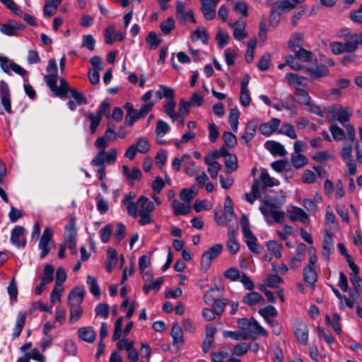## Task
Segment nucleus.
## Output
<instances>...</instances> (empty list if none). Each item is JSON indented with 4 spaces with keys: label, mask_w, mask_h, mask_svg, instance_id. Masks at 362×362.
I'll use <instances>...</instances> for the list:
<instances>
[{
    "label": "nucleus",
    "mask_w": 362,
    "mask_h": 362,
    "mask_svg": "<svg viewBox=\"0 0 362 362\" xmlns=\"http://www.w3.org/2000/svg\"><path fill=\"white\" fill-rule=\"evenodd\" d=\"M245 26L246 23L244 21H238L233 23V35L236 40H241L247 36V33L245 32Z\"/></svg>",
    "instance_id": "nucleus-29"
},
{
    "label": "nucleus",
    "mask_w": 362,
    "mask_h": 362,
    "mask_svg": "<svg viewBox=\"0 0 362 362\" xmlns=\"http://www.w3.org/2000/svg\"><path fill=\"white\" fill-rule=\"evenodd\" d=\"M265 148L271 152L273 155H278L284 156L286 155V151L282 144L274 141H268L264 144Z\"/></svg>",
    "instance_id": "nucleus-23"
},
{
    "label": "nucleus",
    "mask_w": 362,
    "mask_h": 362,
    "mask_svg": "<svg viewBox=\"0 0 362 362\" xmlns=\"http://www.w3.org/2000/svg\"><path fill=\"white\" fill-rule=\"evenodd\" d=\"M229 351L227 349L215 351L212 354V362H223V359L228 356Z\"/></svg>",
    "instance_id": "nucleus-63"
},
{
    "label": "nucleus",
    "mask_w": 362,
    "mask_h": 362,
    "mask_svg": "<svg viewBox=\"0 0 362 362\" xmlns=\"http://www.w3.org/2000/svg\"><path fill=\"white\" fill-rule=\"evenodd\" d=\"M154 106L153 102H149L148 103L144 104L139 110H134V112L127 114L125 117V123L129 126H132L134 122L144 117L153 108Z\"/></svg>",
    "instance_id": "nucleus-6"
},
{
    "label": "nucleus",
    "mask_w": 362,
    "mask_h": 362,
    "mask_svg": "<svg viewBox=\"0 0 362 362\" xmlns=\"http://www.w3.org/2000/svg\"><path fill=\"white\" fill-rule=\"evenodd\" d=\"M332 137L336 141H341L344 137V131L337 124H332L329 127Z\"/></svg>",
    "instance_id": "nucleus-51"
},
{
    "label": "nucleus",
    "mask_w": 362,
    "mask_h": 362,
    "mask_svg": "<svg viewBox=\"0 0 362 362\" xmlns=\"http://www.w3.org/2000/svg\"><path fill=\"white\" fill-rule=\"evenodd\" d=\"M154 204L152 202H149L145 208L141 209L139 212L140 219L139 223L141 226H145L151 222V218L150 214L154 210Z\"/></svg>",
    "instance_id": "nucleus-16"
},
{
    "label": "nucleus",
    "mask_w": 362,
    "mask_h": 362,
    "mask_svg": "<svg viewBox=\"0 0 362 362\" xmlns=\"http://www.w3.org/2000/svg\"><path fill=\"white\" fill-rule=\"evenodd\" d=\"M25 26L19 23L10 22L9 23H3L0 25V31L8 36H15L18 30H23Z\"/></svg>",
    "instance_id": "nucleus-13"
},
{
    "label": "nucleus",
    "mask_w": 362,
    "mask_h": 362,
    "mask_svg": "<svg viewBox=\"0 0 362 362\" xmlns=\"http://www.w3.org/2000/svg\"><path fill=\"white\" fill-rule=\"evenodd\" d=\"M334 250V243L332 235L327 230L325 231V235L323 240L322 245V255L328 259L331 252Z\"/></svg>",
    "instance_id": "nucleus-21"
},
{
    "label": "nucleus",
    "mask_w": 362,
    "mask_h": 362,
    "mask_svg": "<svg viewBox=\"0 0 362 362\" xmlns=\"http://www.w3.org/2000/svg\"><path fill=\"white\" fill-rule=\"evenodd\" d=\"M240 116L239 110L235 107L230 110L229 114V123L233 129V131L236 132L238 130V119Z\"/></svg>",
    "instance_id": "nucleus-44"
},
{
    "label": "nucleus",
    "mask_w": 362,
    "mask_h": 362,
    "mask_svg": "<svg viewBox=\"0 0 362 362\" xmlns=\"http://www.w3.org/2000/svg\"><path fill=\"white\" fill-rule=\"evenodd\" d=\"M303 40V35L299 33H294L292 37L288 42V47L291 51L296 52V50L302 48Z\"/></svg>",
    "instance_id": "nucleus-30"
},
{
    "label": "nucleus",
    "mask_w": 362,
    "mask_h": 362,
    "mask_svg": "<svg viewBox=\"0 0 362 362\" xmlns=\"http://www.w3.org/2000/svg\"><path fill=\"white\" fill-rule=\"evenodd\" d=\"M234 215L235 214L233 207V201L231 198L229 196H228L226 198L224 205V216L226 219L230 221L234 216Z\"/></svg>",
    "instance_id": "nucleus-46"
},
{
    "label": "nucleus",
    "mask_w": 362,
    "mask_h": 362,
    "mask_svg": "<svg viewBox=\"0 0 362 362\" xmlns=\"http://www.w3.org/2000/svg\"><path fill=\"white\" fill-rule=\"evenodd\" d=\"M295 96L299 103L306 105H310V97L305 90L296 88L295 90Z\"/></svg>",
    "instance_id": "nucleus-39"
},
{
    "label": "nucleus",
    "mask_w": 362,
    "mask_h": 362,
    "mask_svg": "<svg viewBox=\"0 0 362 362\" xmlns=\"http://www.w3.org/2000/svg\"><path fill=\"white\" fill-rule=\"evenodd\" d=\"M105 151H99L98 153L95 156L92 163L95 165L98 166V175L100 180H103L105 175Z\"/></svg>",
    "instance_id": "nucleus-20"
},
{
    "label": "nucleus",
    "mask_w": 362,
    "mask_h": 362,
    "mask_svg": "<svg viewBox=\"0 0 362 362\" xmlns=\"http://www.w3.org/2000/svg\"><path fill=\"white\" fill-rule=\"evenodd\" d=\"M170 129V127L168 126V124L161 120V119H159L158 121V123H157V125H156V129H155V132L157 135V136H163Z\"/></svg>",
    "instance_id": "nucleus-55"
},
{
    "label": "nucleus",
    "mask_w": 362,
    "mask_h": 362,
    "mask_svg": "<svg viewBox=\"0 0 362 362\" xmlns=\"http://www.w3.org/2000/svg\"><path fill=\"white\" fill-rule=\"evenodd\" d=\"M223 139L225 144L229 148H233L237 144V139H236L235 136L230 132H226L223 133Z\"/></svg>",
    "instance_id": "nucleus-59"
},
{
    "label": "nucleus",
    "mask_w": 362,
    "mask_h": 362,
    "mask_svg": "<svg viewBox=\"0 0 362 362\" xmlns=\"http://www.w3.org/2000/svg\"><path fill=\"white\" fill-rule=\"evenodd\" d=\"M233 10L242 14L243 16L247 17L249 16L248 6L245 2L238 1L234 4Z\"/></svg>",
    "instance_id": "nucleus-60"
},
{
    "label": "nucleus",
    "mask_w": 362,
    "mask_h": 362,
    "mask_svg": "<svg viewBox=\"0 0 362 362\" xmlns=\"http://www.w3.org/2000/svg\"><path fill=\"white\" fill-rule=\"evenodd\" d=\"M171 337L173 346L180 348L184 344L183 332L181 327L177 323H175L173 326Z\"/></svg>",
    "instance_id": "nucleus-19"
},
{
    "label": "nucleus",
    "mask_w": 362,
    "mask_h": 362,
    "mask_svg": "<svg viewBox=\"0 0 362 362\" xmlns=\"http://www.w3.org/2000/svg\"><path fill=\"white\" fill-rule=\"evenodd\" d=\"M272 8L279 13L282 14V13L285 11H291L294 8L295 4L288 0L277 1L274 2Z\"/></svg>",
    "instance_id": "nucleus-27"
},
{
    "label": "nucleus",
    "mask_w": 362,
    "mask_h": 362,
    "mask_svg": "<svg viewBox=\"0 0 362 362\" xmlns=\"http://www.w3.org/2000/svg\"><path fill=\"white\" fill-rule=\"evenodd\" d=\"M259 314L267 320H271V317H275L278 314L277 310L272 305H267L259 310Z\"/></svg>",
    "instance_id": "nucleus-41"
},
{
    "label": "nucleus",
    "mask_w": 362,
    "mask_h": 362,
    "mask_svg": "<svg viewBox=\"0 0 362 362\" xmlns=\"http://www.w3.org/2000/svg\"><path fill=\"white\" fill-rule=\"evenodd\" d=\"M224 159L226 168L228 173H231L238 168L237 158L234 154L229 153Z\"/></svg>",
    "instance_id": "nucleus-38"
},
{
    "label": "nucleus",
    "mask_w": 362,
    "mask_h": 362,
    "mask_svg": "<svg viewBox=\"0 0 362 362\" xmlns=\"http://www.w3.org/2000/svg\"><path fill=\"white\" fill-rule=\"evenodd\" d=\"M284 202L285 199L284 198L279 199L276 197H267L262 200L259 210L269 225L273 223L272 221L269 218V214L272 215L275 222L282 223L284 221L285 213L282 211H279L278 209H280Z\"/></svg>",
    "instance_id": "nucleus-2"
},
{
    "label": "nucleus",
    "mask_w": 362,
    "mask_h": 362,
    "mask_svg": "<svg viewBox=\"0 0 362 362\" xmlns=\"http://www.w3.org/2000/svg\"><path fill=\"white\" fill-rule=\"evenodd\" d=\"M63 349L69 355L74 356L77 352V346L71 339H65L63 342Z\"/></svg>",
    "instance_id": "nucleus-45"
},
{
    "label": "nucleus",
    "mask_w": 362,
    "mask_h": 362,
    "mask_svg": "<svg viewBox=\"0 0 362 362\" xmlns=\"http://www.w3.org/2000/svg\"><path fill=\"white\" fill-rule=\"evenodd\" d=\"M291 163L295 168H300L308 163V158L300 153H293L291 155Z\"/></svg>",
    "instance_id": "nucleus-37"
},
{
    "label": "nucleus",
    "mask_w": 362,
    "mask_h": 362,
    "mask_svg": "<svg viewBox=\"0 0 362 362\" xmlns=\"http://www.w3.org/2000/svg\"><path fill=\"white\" fill-rule=\"evenodd\" d=\"M47 74L44 76V79L50 90L58 97L67 98L69 92L72 90L69 88L68 83L64 78L59 81L60 86H57L58 80L57 65L54 59H50L46 69Z\"/></svg>",
    "instance_id": "nucleus-1"
},
{
    "label": "nucleus",
    "mask_w": 362,
    "mask_h": 362,
    "mask_svg": "<svg viewBox=\"0 0 362 362\" xmlns=\"http://www.w3.org/2000/svg\"><path fill=\"white\" fill-rule=\"evenodd\" d=\"M257 127V124L253 122H250L247 124L245 133L242 136V139L245 141L247 145L255 136Z\"/></svg>",
    "instance_id": "nucleus-32"
},
{
    "label": "nucleus",
    "mask_w": 362,
    "mask_h": 362,
    "mask_svg": "<svg viewBox=\"0 0 362 362\" xmlns=\"http://www.w3.org/2000/svg\"><path fill=\"white\" fill-rule=\"evenodd\" d=\"M329 112L334 119H337L342 124L349 121L351 115V112L349 108H343L341 105L332 107Z\"/></svg>",
    "instance_id": "nucleus-8"
},
{
    "label": "nucleus",
    "mask_w": 362,
    "mask_h": 362,
    "mask_svg": "<svg viewBox=\"0 0 362 362\" xmlns=\"http://www.w3.org/2000/svg\"><path fill=\"white\" fill-rule=\"evenodd\" d=\"M243 300L245 303L250 305L264 303V298L263 296L259 293L255 291L245 296Z\"/></svg>",
    "instance_id": "nucleus-28"
},
{
    "label": "nucleus",
    "mask_w": 362,
    "mask_h": 362,
    "mask_svg": "<svg viewBox=\"0 0 362 362\" xmlns=\"http://www.w3.org/2000/svg\"><path fill=\"white\" fill-rule=\"evenodd\" d=\"M25 318H26V313L25 312H20L18 314V317H17V320L16 322L15 327L13 329V334L14 337H17L21 334L22 329L25 322Z\"/></svg>",
    "instance_id": "nucleus-35"
},
{
    "label": "nucleus",
    "mask_w": 362,
    "mask_h": 362,
    "mask_svg": "<svg viewBox=\"0 0 362 362\" xmlns=\"http://www.w3.org/2000/svg\"><path fill=\"white\" fill-rule=\"evenodd\" d=\"M255 180H259L260 189L263 193L267 187L275 185L273 178L266 171H262L259 177Z\"/></svg>",
    "instance_id": "nucleus-26"
},
{
    "label": "nucleus",
    "mask_w": 362,
    "mask_h": 362,
    "mask_svg": "<svg viewBox=\"0 0 362 362\" xmlns=\"http://www.w3.org/2000/svg\"><path fill=\"white\" fill-rule=\"evenodd\" d=\"M285 77L288 83L291 86H305L306 78L303 76L293 73H288L286 74Z\"/></svg>",
    "instance_id": "nucleus-31"
},
{
    "label": "nucleus",
    "mask_w": 362,
    "mask_h": 362,
    "mask_svg": "<svg viewBox=\"0 0 362 362\" xmlns=\"http://www.w3.org/2000/svg\"><path fill=\"white\" fill-rule=\"evenodd\" d=\"M123 174L127 179L133 184L136 180H139L141 177V171L137 168H132L130 169L127 165L122 167Z\"/></svg>",
    "instance_id": "nucleus-24"
},
{
    "label": "nucleus",
    "mask_w": 362,
    "mask_h": 362,
    "mask_svg": "<svg viewBox=\"0 0 362 362\" xmlns=\"http://www.w3.org/2000/svg\"><path fill=\"white\" fill-rule=\"evenodd\" d=\"M31 359L37 362H44L46 357L37 348L30 351L26 352L23 356L20 357L16 362H29Z\"/></svg>",
    "instance_id": "nucleus-14"
},
{
    "label": "nucleus",
    "mask_w": 362,
    "mask_h": 362,
    "mask_svg": "<svg viewBox=\"0 0 362 362\" xmlns=\"http://www.w3.org/2000/svg\"><path fill=\"white\" fill-rule=\"evenodd\" d=\"M287 213L292 221H300L305 224H308L309 222L307 214L298 206H293L291 210H288Z\"/></svg>",
    "instance_id": "nucleus-15"
},
{
    "label": "nucleus",
    "mask_w": 362,
    "mask_h": 362,
    "mask_svg": "<svg viewBox=\"0 0 362 362\" xmlns=\"http://www.w3.org/2000/svg\"><path fill=\"white\" fill-rule=\"evenodd\" d=\"M296 54V57L298 59L304 62H310L313 60L314 54L304 48H300L296 52H293Z\"/></svg>",
    "instance_id": "nucleus-36"
},
{
    "label": "nucleus",
    "mask_w": 362,
    "mask_h": 362,
    "mask_svg": "<svg viewBox=\"0 0 362 362\" xmlns=\"http://www.w3.org/2000/svg\"><path fill=\"white\" fill-rule=\"evenodd\" d=\"M271 56L269 53L264 54L257 64V67L260 71H266L269 69L270 64Z\"/></svg>",
    "instance_id": "nucleus-56"
},
{
    "label": "nucleus",
    "mask_w": 362,
    "mask_h": 362,
    "mask_svg": "<svg viewBox=\"0 0 362 362\" xmlns=\"http://www.w3.org/2000/svg\"><path fill=\"white\" fill-rule=\"evenodd\" d=\"M280 122V119L273 118L269 122L262 124L259 126V129L263 135L269 136L277 129Z\"/></svg>",
    "instance_id": "nucleus-18"
},
{
    "label": "nucleus",
    "mask_w": 362,
    "mask_h": 362,
    "mask_svg": "<svg viewBox=\"0 0 362 362\" xmlns=\"http://www.w3.org/2000/svg\"><path fill=\"white\" fill-rule=\"evenodd\" d=\"M107 253L106 268L110 272L116 269V265L118 263V255L116 250L112 247L108 248Z\"/></svg>",
    "instance_id": "nucleus-25"
},
{
    "label": "nucleus",
    "mask_w": 362,
    "mask_h": 362,
    "mask_svg": "<svg viewBox=\"0 0 362 362\" xmlns=\"http://www.w3.org/2000/svg\"><path fill=\"white\" fill-rule=\"evenodd\" d=\"M78 338L87 343H90V327H81L78 329Z\"/></svg>",
    "instance_id": "nucleus-53"
},
{
    "label": "nucleus",
    "mask_w": 362,
    "mask_h": 362,
    "mask_svg": "<svg viewBox=\"0 0 362 362\" xmlns=\"http://www.w3.org/2000/svg\"><path fill=\"white\" fill-rule=\"evenodd\" d=\"M243 235L247 238V245L249 249L256 253L259 252L257 245L256 243L257 238L252 233V232H249V233H244Z\"/></svg>",
    "instance_id": "nucleus-48"
},
{
    "label": "nucleus",
    "mask_w": 362,
    "mask_h": 362,
    "mask_svg": "<svg viewBox=\"0 0 362 362\" xmlns=\"http://www.w3.org/2000/svg\"><path fill=\"white\" fill-rule=\"evenodd\" d=\"M172 206L175 216L180 214H188L191 211V205L187 202L181 203L177 199H174L172 202Z\"/></svg>",
    "instance_id": "nucleus-22"
},
{
    "label": "nucleus",
    "mask_w": 362,
    "mask_h": 362,
    "mask_svg": "<svg viewBox=\"0 0 362 362\" xmlns=\"http://www.w3.org/2000/svg\"><path fill=\"white\" fill-rule=\"evenodd\" d=\"M258 334L263 336L267 335V332L255 320H251L249 331L247 332V337L250 334Z\"/></svg>",
    "instance_id": "nucleus-42"
},
{
    "label": "nucleus",
    "mask_w": 362,
    "mask_h": 362,
    "mask_svg": "<svg viewBox=\"0 0 362 362\" xmlns=\"http://www.w3.org/2000/svg\"><path fill=\"white\" fill-rule=\"evenodd\" d=\"M227 247L232 252L235 253L239 250V245L235 240V230L229 228L228 233Z\"/></svg>",
    "instance_id": "nucleus-33"
},
{
    "label": "nucleus",
    "mask_w": 362,
    "mask_h": 362,
    "mask_svg": "<svg viewBox=\"0 0 362 362\" xmlns=\"http://www.w3.org/2000/svg\"><path fill=\"white\" fill-rule=\"evenodd\" d=\"M95 312L96 316L102 318H107L109 315V306L106 303H100L95 307Z\"/></svg>",
    "instance_id": "nucleus-54"
},
{
    "label": "nucleus",
    "mask_w": 362,
    "mask_h": 362,
    "mask_svg": "<svg viewBox=\"0 0 362 362\" xmlns=\"http://www.w3.org/2000/svg\"><path fill=\"white\" fill-rule=\"evenodd\" d=\"M53 233V230L49 227H47L43 230L38 244V248L40 250V259H44L47 257L51 250L55 247Z\"/></svg>",
    "instance_id": "nucleus-5"
},
{
    "label": "nucleus",
    "mask_w": 362,
    "mask_h": 362,
    "mask_svg": "<svg viewBox=\"0 0 362 362\" xmlns=\"http://www.w3.org/2000/svg\"><path fill=\"white\" fill-rule=\"evenodd\" d=\"M7 291L10 298L13 300L14 302L17 301L18 296V289L16 286V282L14 278H13L7 288Z\"/></svg>",
    "instance_id": "nucleus-61"
},
{
    "label": "nucleus",
    "mask_w": 362,
    "mask_h": 362,
    "mask_svg": "<svg viewBox=\"0 0 362 362\" xmlns=\"http://www.w3.org/2000/svg\"><path fill=\"white\" fill-rule=\"evenodd\" d=\"M64 291L63 286H55L51 293L50 299L52 303L59 302L61 300V296Z\"/></svg>",
    "instance_id": "nucleus-62"
},
{
    "label": "nucleus",
    "mask_w": 362,
    "mask_h": 362,
    "mask_svg": "<svg viewBox=\"0 0 362 362\" xmlns=\"http://www.w3.org/2000/svg\"><path fill=\"white\" fill-rule=\"evenodd\" d=\"M295 334L298 341L305 344L308 339V325L303 321H296L295 322Z\"/></svg>",
    "instance_id": "nucleus-11"
},
{
    "label": "nucleus",
    "mask_w": 362,
    "mask_h": 362,
    "mask_svg": "<svg viewBox=\"0 0 362 362\" xmlns=\"http://www.w3.org/2000/svg\"><path fill=\"white\" fill-rule=\"evenodd\" d=\"M76 235V219L74 217H71L64 228V241L62 243L68 246L72 255L77 252Z\"/></svg>",
    "instance_id": "nucleus-4"
},
{
    "label": "nucleus",
    "mask_w": 362,
    "mask_h": 362,
    "mask_svg": "<svg viewBox=\"0 0 362 362\" xmlns=\"http://www.w3.org/2000/svg\"><path fill=\"white\" fill-rule=\"evenodd\" d=\"M223 250V245L216 244L209 247L202 257V267L204 270H207L211 265L213 259L216 258Z\"/></svg>",
    "instance_id": "nucleus-7"
},
{
    "label": "nucleus",
    "mask_w": 362,
    "mask_h": 362,
    "mask_svg": "<svg viewBox=\"0 0 362 362\" xmlns=\"http://www.w3.org/2000/svg\"><path fill=\"white\" fill-rule=\"evenodd\" d=\"M223 334L224 337H231L235 340H245L247 339V334L243 332L224 331Z\"/></svg>",
    "instance_id": "nucleus-57"
},
{
    "label": "nucleus",
    "mask_w": 362,
    "mask_h": 362,
    "mask_svg": "<svg viewBox=\"0 0 362 362\" xmlns=\"http://www.w3.org/2000/svg\"><path fill=\"white\" fill-rule=\"evenodd\" d=\"M202 11L204 18L207 20H211L216 16V3L212 0H201Z\"/></svg>",
    "instance_id": "nucleus-12"
},
{
    "label": "nucleus",
    "mask_w": 362,
    "mask_h": 362,
    "mask_svg": "<svg viewBox=\"0 0 362 362\" xmlns=\"http://www.w3.org/2000/svg\"><path fill=\"white\" fill-rule=\"evenodd\" d=\"M350 19L354 23L362 24V4L350 13Z\"/></svg>",
    "instance_id": "nucleus-64"
},
{
    "label": "nucleus",
    "mask_w": 362,
    "mask_h": 362,
    "mask_svg": "<svg viewBox=\"0 0 362 362\" xmlns=\"http://www.w3.org/2000/svg\"><path fill=\"white\" fill-rule=\"evenodd\" d=\"M161 31L165 34H169L175 28V20L173 17H169L166 21L162 22L160 25Z\"/></svg>",
    "instance_id": "nucleus-47"
},
{
    "label": "nucleus",
    "mask_w": 362,
    "mask_h": 362,
    "mask_svg": "<svg viewBox=\"0 0 362 362\" xmlns=\"http://www.w3.org/2000/svg\"><path fill=\"white\" fill-rule=\"evenodd\" d=\"M279 133L285 134L291 139H296L297 137L294 127L288 123H285L281 126Z\"/></svg>",
    "instance_id": "nucleus-52"
},
{
    "label": "nucleus",
    "mask_w": 362,
    "mask_h": 362,
    "mask_svg": "<svg viewBox=\"0 0 362 362\" xmlns=\"http://www.w3.org/2000/svg\"><path fill=\"white\" fill-rule=\"evenodd\" d=\"M0 1L6 6V7L10 9L13 13L21 16L23 11L20 7L13 1V0H0Z\"/></svg>",
    "instance_id": "nucleus-49"
},
{
    "label": "nucleus",
    "mask_w": 362,
    "mask_h": 362,
    "mask_svg": "<svg viewBox=\"0 0 362 362\" xmlns=\"http://www.w3.org/2000/svg\"><path fill=\"white\" fill-rule=\"evenodd\" d=\"M223 290L222 286H216L214 288H212L208 291L204 296V302L206 304L211 305L214 301L217 300V297L218 295H214L215 291H218L221 293Z\"/></svg>",
    "instance_id": "nucleus-40"
},
{
    "label": "nucleus",
    "mask_w": 362,
    "mask_h": 362,
    "mask_svg": "<svg viewBox=\"0 0 362 362\" xmlns=\"http://www.w3.org/2000/svg\"><path fill=\"white\" fill-rule=\"evenodd\" d=\"M269 250L272 251L276 258L281 257V249L282 245L275 240H270L267 244Z\"/></svg>",
    "instance_id": "nucleus-50"
},
{
    "label": "nucleus",
    "mask_w": 362,
    "mask_h": 362,
    "mask_svg": "<svg viewBox=\"0 0 362 362\" xmlns=\"http://www.w3.org/2000/svg\"><path fill=\"white\" fill-rule=\"evenodd\" d=\"M25 229L21 226H16L11 231V242L18 248L23 247L26 245V240L24 237Z\"/></svg>",
    "instance_id": "nucleus-9"
},
{
    "label": "nucleus",
    "mask_w": 362,
    "mask_h": 362,
    "mask_svg": "<svg viewBox=\"0 0 362 362\" xmlns=\"http://www.w3.org/2000/svg\"><path fill=\"white\" fill-rule=\"evenodd\" d=\"M307 71L310 74L313 78H320L327 74V69L324 67L308 68Z\"/></svg>",
    "instance_id": "nucleus-58"
},
{
    "label": "nucleus",
    "mask_w": 362,
    "mask_h": 362,
    "mask_svg": "<svg viewBox=\"0 0 362 362\" xmlns=\"http://www.w3.org/2000/svg\"><path fill=\"white\" fill-rule=\"evenodd\" d=\"M262 193L260 189L259 180H254L251 187V192L246 193L245 197L249 203L253 204L256 199L262 197Z\"/></svg>",
    "instance_id": "nucleus-17"
},
{
    "label": "nucleus",
    "mask_w": 362,
    "mask_h": 362,
    "mask_svg": "<svg viewBox=\"0 0 362 362\" xmlns=\"http://www.w3.org/2000/svg\"><path fill=\"white\" fill-rule=\"evenodd\" d=\"M197 195V192L193 189H183L180 194V198L184 201V202H187L191 205L192 200L194 198V197Z\"/></svg>",
    "instance_id": "nucleus-43"
},
{
    "label": "nucleus",
    "mask_w": 362,
    "mask_h": 362,
    "mask_svg": "<svg viewBox=\"0 0 362 362\" xmlns=\"http://www.w3.org/2000/svg\"><path fill=\"white\" fill-rule=\"evenodd\" d=\"M0 98L4 110L8 113H12L10 90L8 84L3 80L0 81Z\"/></svg>",
    "instance_id": "nucleus-10"
},
{
    "label": "nucleus",
    "mask_w": 362,
    "mask_h": 362,
    "mask_svg": "<svg viewBox=\"0 0 362 362\" xmlns=\"http://www.w3.org/2000/svg\"><path fill=\"white\" fill-rule=\"evenodd\" d=\"M84 291L83 288H74L68 296V305L69 308V322L74 324L77 322L81 317L83 309L80 304L83 301Z\"/></svg>",
    "instance_id": "nucleus-3"
},
{
    "label": "nucleus",
    "mask_w": 362,
    "mask_h": 362,
    "mask_svg": "<svg viewBox=\"0 0 362 362\" xmlns=\"http://www.w3.org/2000/svg\"><path fill=\"white\" fill-rule=\"evenodd\" d=\"M175 106L176 102L174 100H168L163 106L165 114L168 115L173 121L180 117V114H177L175 111Z\"/></svg>",
    "instance_id": "nucleus-34"
}]
</instances>
